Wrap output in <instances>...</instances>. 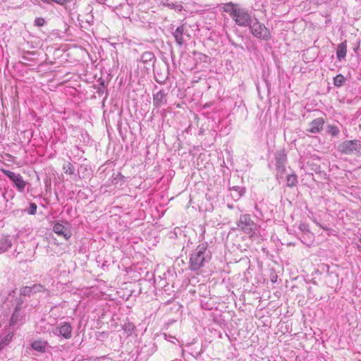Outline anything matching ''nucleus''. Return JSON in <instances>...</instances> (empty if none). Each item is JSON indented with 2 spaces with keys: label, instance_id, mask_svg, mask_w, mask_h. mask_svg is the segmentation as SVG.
I'll use <instances>...</instances> for the list:
<instances>
[{
  "label": "nucleus",
  "instance_id": "2eb2a0df",
  "mask_svg": "<svg viewBox=\"0 0 361 361\" xmlns=\"http://www.w3.org/2000/svg\"><path fill=\"white\" fill-rule=\"evenodd\" d=\"M287 180V185L289 188H293L298 183V177L295 174L288 175L286 178Z\"/></svg>",
  "mask_w": 361,
  "mask_h": 361
},
{
  "label": "nucleus",
  "instance_id": "4be33fe9",
  "mask_svg": "<svg viewBox=\"0 0 361 361\" xmlns=\"http://www.w3.org/2000/svg\"><path fill=\"white\" fill-rule=\"evenodd\" d=\"M31 207H32V211H31L30 214H35L36 212V210H37V206L35 204H32Z\"/></svg>",
  "mask_w": 361,
  "mask_h": 361
},
{
  "label": "nucleus",
  "instance_id": "9d476101",
  "mask_svg": "<svg viewBox=\"0 0 361 361\" xmlns=\"http://www.w3.org/2000/svg\"><path fill=\"white\" fill-rule=\"evenodd\" d=\"M60 334L66 339L71 338L72 336V327L68 323L63 324L59 327Z\"/></svg>",
  "mask_w": 361,
  "mask_h": 361
},
{
  "label": "nucleus",
  "instance_id": "7ed1b4c3",
  "mask_svg": "<svg viewBox=\"0 0 361 361\" xmlns=\"http://www.w3.org/2000/svg\"><path fill=\"white\" fill-rule=\"evenodd\" d=\"M252 33L256 37L267 40L271 37V34L265 25L258 21L252 23L250 26Z\"/></svg>",
  "mask_w": 361,
  "mask_h": 361
},
{
  "label": "nucleus",
  "instance_id": "9b49d317",
  "mask_svg": "<svg viewBox=\"0 0 361 361\" xmlns=\"http://www.w3.org/2000/svg\"><path fill=\"white\" fill-rule=\"evenodd\" d=\"M347 53V41H344L338 45L336 50V56L337 59L340 61L344 59L346 56Z\"/></svg>",
  "mask_w": 361,
  "mask_h": 361
},
{
  "label": "nucleus",
  "instance_id": "6ab92c4d",
  "mask_svg": "<svg viewBox=\"0 0 361 361\" xmlns=\"http://www.w3.org/2000/svg\"><path fill=\"white\" fill-rule=\"evenodd\" d=\"M13 334L12 333L8 334L0 342V344L3 346V348L7 345L12 340Z\"/></svg>",
  "mask_w": 361,
  "mask_h": 361
},
{
  "label": "nucleus",
  "instance_id": "4468645a",
  "mask_svg": "<svg viewBox=\"0 0 361 361\" xmlns=\"http://www.w3.org/2000/svg\"><path fill=\"white\" fill-rule=\"evenodd\" d=\"M63 172L68 175H73L75 171L73 165L70 161H66L63 166Z\"/></svg>",
  "mask_w": 361,
  "mask_h": 361
},
{
  "label": "nucleus",
  "instance_id": "b1692460",
  "mask_svg": "<svg viewBox=\"0 0 361 361\" xmlns=\"http://www.w3.org/2000/svg\"><path fill=\"white\" fill-rule=\"evenodd\" d=\"M6 157H10V158H13V157L11 154H6Z\"/></svg>",
  "mask_w": 361,
  "mask_h": 361
},
{
  "label": "nucleus",
  "instance_id": "412c9836",
  "mask_svg": "<svg viewBox=\"0 0 361 361\" xmlns=\"http://www.w3.org/2000/svg\"><path fill=\"white\" fill-rule=\"evenodd\" d=\"M45 24V20L43 18H37L35 20V25L38 27H42Z\"/></svg>",
  "mask_w": 361,
  "mask_h": 361
},
{
  "label": "nucleus",
  "instance_id": "dca6fc26",
  "mask_svg": "<svg viewBox=\"0 0 361 361\" xmlns=\"http://www.w3.org/2000/svg\"><path fill=\"white\" fill-rule=\"evenodd\" d=\"M327 132L332 136H337L340 133V130L336 126L329 125L327 126Z\"/></svg>",
  "mask_w": 361,
  "mask_h": 361
},
{
  "label": "nucleus",
  "instance_id": "393cba45",
  "mask_svg": "<svg viewBox=\"0 0 361 361\" xmlns=\"http://www.w3.org/2000/svg\"><path fill=\"white\" fill-rule=\"evenodd\" d=\"M3 349V346L0 344V351Z\"/></svg>",
  "mask_w": 361,
  "mask_h": 361
},
{
  "label": "nucleus",
  "instance_id": "f257e3e1",
  "mask_svg": "<svg viewBox=\"0 0 361 361\" xmlns=\"http://www.w3.org/2000/svg\"><path fill=\"white\" fill-rule=\"evenodd\" d=\"M224 11L228 13L235 23L240 26H246L250 22V16L247 11L233 3L225 4L223 6Z\"/></svg>",
  "mask_w": 361,
  "mask_h": 361
},
{
  "label": "nucleus",
  "instance_id": "5701e85b",
  "mask_svg": "<svg viewBox=\"0 0 361 361\" xmlns=\"http://www.w3.org/2000/svg\"><path fill=\"white\" fill-rule=\"evenodd\" d=\"M317 224L318 226H319L320 227H322L324 230H326V228H324V227H323V226H322V225H321L319 223H317Z\"/></svg>",
  "mask_w": 361,
  "mask_h": 361
},
{
  "label": "nucleus",
  "instance_id": "0eeeda50",
  "mask_svg": "<svg viewBox=\"0 0 361 361\" xmlns=\"http://www.w3.org/2000/svg\"><path fill=\"white\" fill-rule=\"evenodd\" d=\"M245 220H243L242 219L240 220V221L238 224V228L242 230L243 232L247 234H252V227L254 226V224L251 221H247V218H244Z\"/></svg>",
  "mask_w": 361,
  "mask_h": 361
},
{
  "label": "nucleus",
  "instance_id": "1a4fd4ad",
  "mask_svg": "<svg viewBox=\"0 0 361 361\" xmlns=\"http://www.w3.org/2000/svg\"><path fill=\"white\" fill-rule=\"evenodd\" d=\"M11 180L13 182V183L15 184V185L17 188L18 191H20V192L24 191L27 183L24 180L23 176L20 174H19V173L16 174L15 178H13Z\"/></svg>",
  "mask_w": 361,
  "mask_h": 361
},
{
  "label": "nucleus",
  "instance_id": "ddd939ff",
  "mask_svg": "<svg viewBox=\"0 0 361 361\" xmlns=\"http://www.w3.org/2000/svg\"><path fill=\"white\" fill-rule=\"evenodd\" d=\"M183 26H180L176 28L173 33V36L176 39V41L179 45H182L184 42L183 36Z\"/></svg>",
  "mask_w": 361,
  "mask_h": 361
},
{
  "label": "nucleus",
  "instance_id": "f8f14e48",
  "mask_svg": "<svg viewBox=\"0 0 361 361\" xmlns=\"http://www.w3.org/2000/svg\"><path fill=\"white\" fill-rule=\"evenodd\" d=\"M47 345V341L39 340L34 341L31 345L35 350H37L40 353H44L46 350Z\"/></svg>",
  "mask_w": 361,
  "mask_h": 361
},
{
  "label": "nucleus",
  "instance_id": "aec40b11",
  "mask_svg": "<svg viewBox=\"0 0 361 361\" xmlns=\"http://www.w3.org/2000/svg\"><path fill=\"white\" fill-rule=\"evenodd\" d=\"M1 171L6 175L11 180H12L13 178H15V176H16V173L9 171V170H6V169H1Z\"/></svg>",
  "mask_w": 361,
  "mask_h": 361
},
{
  "label": "nucleus",
  "instance_id": "f03ea898",
  "mask_svg": "<svg viewBox=\"0 0 361 361\" xmlns=\"http://www.w3.org/2000/svg\"><path fill=\"white\" fill-rule=\"evenodd\" d=\"M207 247L202 244L199 245L190 259L189 268L190 270L196 271L200 269L204 264L205 257L204 253Z\"/></svg>",
  "mask_w": 361,
  "mask_h": 361
},
{
  "label": "nucleus",
  "instance_id": "423d86ee",
  "mask_svg": "<svg viewBox=\"0 0 361 361\" xmlns=\"http://www.w3.org/2000/svg\"><path fill=\"white\" fill-rule=\"evenodd\" d=\"M324 124V120L322 118H315L310 123L307 131L312 133H319L323 129Z\"/></svg>",
  "mask_w": 361,
  "mask_h": 361
},
{
  "label": "nucleus",
  "instance_id": "6e6552de",
  "mask_svg": "<svg viewBox=\"0 0 361 361\" xmlns=\"http://www.w3.org/2000/svg\"><path fill=\"white\" fill-rule=\"evenodd\" d=\"M166 93L160 90L154 94L153 103L156 107H159L166 104Z\"/></svg>",
  "mask_w": 361,
  "mask_h": 361
},
{
  "label": "nucleus",
  "instance_id": "39448f33",
  "mask_svg": "<svg viewBox=\"0 0 361 361\" xmlns=\"http://www.w3.org/2000/svg\"><path fill=\"white\" fill-rule=\"evenodd\" d=\"M53 231L56 235L64 238L66 240H68L71 236V233L69 229L59 222L54 225Z\"/></svg>",
  "mask_w": 361,
  "mask_h": 361
},
{
  "label": "nucleus",
  "instance_id": "a211bd4d",
  "mask_svg": "<svg viewBox=\"0 0 361 361\" xmlns=\"http://www.w3.org/2000/svg\"><path fill=\"white\" fill-rule=\"evenodd\" d=\"M153 58H154V55L152 52L146 51L142 54V55L141 56V60L142 62L145 63L147 61H152L153 59Z\"/></svg>",
  "mask_w": 361,
  "mask_h": 361
},
{
  "label": "nucleus",
  "instance_id": "20e7f679",
  "mask_svg": "<svg viewBox=\"0 0 361 361\" xmlns=\"http://www.w3.org/2000/svg\"><path fill=\"white\" fill-rule=\"evenodd\" d=\"M360 145L357 140H346L340 145V152L345 154H351L355 152H359Z\"/></svg>",
  "mask_w": 361,
  "mask_h": 361
},
{
  "label": "nucleus",
  "instance_id": "f3484780",
  "mask_svg": "<svg viewBox=\"0 0 361 361\" xmlns=\"http://www.w3.org/2000/svg\"><path fill=\"white\" fill-rule=\"evenodd\" d=\"M345 81V78L343 75L338 74L334 78V84L336 87L341 86Z\"/></svg>",
  "mask_w": 361,
  "mask_h": 361
},
{
  "label": "nucleus",
  "instance_id": "a878e982",
  "mask_svg": "<svg viewBox=\"0 0 361 361\" xmlns=\"http://www.w3.org/2000/svg\"><path fill=\"white\" fill-rule=\"evenodd\" d=\"M359 241L361 243V238H359Z\"/></svg>",
  "mask_w": 361,
  "mask_h": 361
}]
</instances>
